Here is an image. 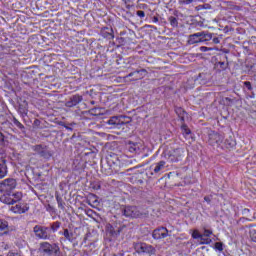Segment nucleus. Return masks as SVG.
I'll return each mask as SVG.
<instances>
[{
  "label": "nucleus",
  "instance_id": "obj_1",
  "mask_svg": "<svg viewBox=\"0 0 256 256\" xmlns=\"http://www.w3.org/2000/svg\"><path fill=\"white\" fill-rule=\"evenodd\" d=\"M163 155L169 163H179V161H182L183 157H185V150H183V148L171 149L165 151Z\"/></svg>",
  "mask_w": 256,
  "mask_h": 256
},
{
  "label": "nucleus",
  "instance_id": "obj_2",
  "mask_svg": "<svg viewBox=\"0 0 256 256\" xmlns=\"http://www.w3.org/2000/svg\"><path fill=\"white\" fill-rule=\"evenodd\" d=\"M125 217H132L133 219H139L141 217H147L149 212L143 208H138L136 206H127L124 209Z\"/></svg>",
  "mask_w": 256,
  "mask_h": 256
},
{
  "label": "nucleus",
  "instance_id": "obj_3",
  "mask_svg": "<svg viewBox=\"0 0 256 256\" xmlns=\"http://www.w3.org/2000/svg\"><path fill=\"white\" fill-rule=\"evenodd\" d=\"M38 251L42 253V255H53V253L57 255L59 247H57V245H51L49 242H42L40 243Z\"/></svg>",
  "mask_w": 256,
  "mask_h": 256
},
{
  "label": "nucleus",
  "instance_id": "obj_4",
  "mask_svg": "<svg viewBox=\"0 0 256 256\" xmlns=\"http://www.w3.org/2000/svg\"><path fill=\"white\" fill-rule=\"evenodd\" d=\"M17 187V180L13 178H7L0 182V193H10Z\"/></svg>",
  "mask_w": 256,
  "mask_h": 256
},
{
  "label": "nucleus",
  "instance_id": "obj_5",
  "mask_svg": "<svg viewBox=\"0 0 256 256\" xmlns=\"http://www.w3.org/2000/svg\"><path fill=\"white\" fill-rule=\"evenodd\" d=\"M34 233L35 236L38 237V239L47 240L51 238V235L49 234V228L47 227L36 225L34 227Z\"/></svg>",
  "mask_w": 256,
  "mask_h": 256
},
{
  "label": "nucleus",
  "instance_id": "obj_6",
  "mask_svg": "<svg viewBox=\"0 0 256 256\" xmlns=\"http://www.w3.org/2000/svg\"><path fill=\"white\" fill-rule=\"evenodd\" d=\"M127 149L130 153H141V151H144L145 145L142 141L140 142H127Z\"/></svg>",
  "mask_w": 256,
  "mask_h": 256
},
{
  "label": "nucleus",
  "instance_id": "obj_7",
  "mask_svg": "<svg viewBox=\"0 0 256 256\" xmlns=\"http://www.w3.org/2000/svg\"><path fill=\"white\" fill-rule=\"evenodd\" d=\"M125 119H127V117L125 116H113L108 120V125H112L114 127H121V125H125Z\"/></svg>",
  "mask_w": 256,
  "mask_h": 256
},
{
  "label": "nucleus",
  "instance_id": "obj_8",
  "mask_svg": "<svg viewBox=\"0 0 256 256\" xmlns=\"http://www.w3.org/2000/svg\"><path fill=\"white\" fill-rule=\"evenodd\" d=\"M223 139H225V137L217 132H212L209 135L210 145H221V143H223Z\"/></svg>",
  "mask_w": 256,
  "mask_h": 256
},
{
  "label": "nucleus",
  "instance_id": "obj_9",
  "mask_svg": "<svg viewBox=\"0 0 256 256\" xmlns=\"http://www.w3.org/2000/svg\"><path fill=\"white\" fill-rule=\"evenodd\" d=\"M169 236V230L165 227L157 228L153 231L152 237L153 239H165V237Z\"/></svg>",
  "mask_w": 256,
  "mask_h": 256
},
{
  "label": "nucleus",
  "instance_id": "obj_10",
  "mask_svg": "<svg viewBox=\"0 0 256 256\" xmlns=\"http://www.w3.org/2000/svg\"><path fill=\"white\" fill-rule=\"evenodd\" d=\"M10 211L12 213H17L18 215H21L23 213H27L29 211V205L22 203V204H16L15 206H12L10 208Z\"/></svg>",
  "mask_w": 256,
  "mask_h": 256
},
{
  "label": "nucleus",
  "instance_id": "obj_11",
  "mask_svg": "<svg viewBox=\"0 0 256 256\" xmlns=\"http://www.w3.org/2000/svg\"><path fill=\"white\" fill-rule=\"evenodd\" d=\"M135 249L136 251H138L139 253H153V246L148 245L146 243H138L135 245Z\"/></svg>",
  "mask_w": 256,
  "mask_h": 256
},
{
  "label": "nucleus",
  "instance_id": "obj_12",
  "mask_svg": "<svg viewBox=\"0 0 256 256\" xmlns=\"http://www.w3.org/2000/svg\"><path fill=\"white\" fill-rule=\"evenodd\" d=\"M83 101V97L79 95H74L70 98L69 101L66 102V107H75V105H79Z\"/></svg>",
  "mask_w": 256,
  "mask_h": 256
},
{
  "label": "nucleus",
  "instance_id": "obj_13",
  "mask_svg": "<svg viewBox=\"0 0 256 256\" xmlns=\"http://www.w3.org/2000/svg\"><path fill=\"white\" fill-rule=\"evenodd\" d=\"M101 35L105 39H115V36L113 35V29L112 28H104L101 30Z\"/></svg>",
  "mask_w": 256,
  "mask_h": 256
},
{
  "label": "nucleus",
  "instance_id": "obj_14",
  "mask_svg": "<svg viewBox=\"0 0 256 256\" xmlns=\"http://www.w3.org/2000/svg\"><path fill=\"white\" fill-rule=\"evenodd\" d=\"M200 37H201V34L199 32L190 35L188 39L189 45H195V43H201Z\"/></svg>",
  "mask_w": 256,
  "mask_h": 256
},
{
  "label": "nucleus",
  "instance_id": "obj_15",
  "mask_svg": "<svg viewBox=\"0 0 256 256\" xmlns=\"http://www.w3.org/2000/svg\"><path fill=\"white\" fill-rule=\"evenodd\" d=\"M0 201L5 205H14L13 197L9 194H3L2 196H0Z\"/></svg>",
  "mask_w": 256,
  "mask_h": 256
},
{
  "label": "nucleus",
  "instance_id": "obj_16",
  "mask_svg": "<svg viewBox=\"0 0 256 256\" xmlns=\"http://www.w3.org/2000/svg\"><path fill=\"white\" fill-rule=\"evenodd\" d=\"M200 36V43H205L207 41H211L213 39V34L209 32H198Z\"/></svg>",
  "mask_w": 256,
  "mask_h": 256
},
{
  "label": "nucleus",
  "instance_id": "obj_17",
  "mask_svg": "<svg viewBox=\"0 0 256 256\" xmlns=\"http://www.w3.org/2000/svg\"><path fill=\"white\" fill-rule=\"evenodd\" d=\"M235 145L236 143L233 137L226 138L223 143V147H225V149H233Z\"/></svg>",
  "mask_w": 256,
  "mask_h": 256
},
{
  "label": "nucleus",
  "instance_id": "obj_18",
  "mask_svg": "<svg viewBox=\"0 0 256 256\" xmlns=\"http://www.w3.org/2000/svg\"><path fill=\"white\" fill-rule=\"evenodd\" d=\"M62 235L65 237V239H67V241H70V243H73V241H75V234L69 231V229H64Z\"/></svg>",
  "mask_w": 256,
  "mask_h": 256
},
{
  "label": "nucleus",
  "instance_id": "obj_19",
  "mask_svg": "<svg viewBox=\"0 0 256 256\" xmlns=\"http://www.w3.org/2000/svg\"><path fill=\"white\" fill-rule=\"evenodd\" d=\"M167 162L161 160L159 161L158 163L155 164V167L153 169L154 173L157 174V173H161V170L162 169H165V165H166Z\"/></svg>",
  "mask_w": 256,
  "mask_h": 256
},
{
  "label": "nucleus",
  "instance_id": "obj_20",
  "mask_svg": "<svg viewBox=\"0 0 256 256\" xmlns=\"http://www.w3.org/2000/svg\"><path fill=\"white\" fill-rule=\"evenodd\" d=\"M7 177V164L5 162L0 164V179Z\"/></svg>",
  "mask_w": 256,
  "mask_h": 256
},
{
  "label": "nucleus",
  "instance_id": "obj_21",
  "mask_svg": "<svg viewBox=\"0 0 256 256\" xmlns=\"http://www.w3.org/2000/svg\"><path fill=\"white\" fill-rule=\"evenodd\" d=\"M51 156L52 154L49 149H47V146H44L42 152L40 153V157H43L44 159H51Z\"/></svg>",
  "mask_w": 256,
  "mask_h": 256
},
{
  "label": "nucleus",
  "instance_id": "obj_22",
  "mask_svg": "<svg viewBox=\"0 0 256 256\" xmlns=\"http://www.w3.org/2000/svg\"><path fill=\"white\" fill-rule=\"evenodd\" d=\"M107 231H108V233H110V235H112V237H117V235H119V233H121L120 228H117L115 230V228L113 226H108Z\"/></svg>",
  "mask_w": 256,
  "mask_h": 256
},
{
  "label": "nucleus",
  "instance_id": "obj_23",
  "mask_svg": "<svg viewBox=\"0 0 256 256\" xmlns=\"http://www.w3.org/2000/svg\"><path fill=\"white\" fill-rule=\"evenodd\" d=\"M12 199H13V203L15 204L21 201V199H23V194L21 192H16L12 194Z\"/></svg>",
  "mask_w": 256,
  "mask_h": 256
},
{
  "label": "nucleus",
  "instance_id": "obj_24",
  "mask_svg": "<svg viewBox=\"0 0 256 256\" xmlns=\"http://www.w3.org/2000/svg\"><path fill=\"white\" fill-rule=\"evenodd\" d=\"M168 21H169L171 27H178V26H179V21H178L177 18L174 17V16H170V17L168 18Z\"/></svg>",
  "mask_w": 256,
  "mask_h": 256
},
{
  "label": "nucleus",
  "instance_id": "obj_25",
  "mask_svg": "<svg viewBox=\"0 0 256 256\" xmlns=\"http://www.w3.org/2000/svg\"><path fill=\"white\" fill-rule=\"evenodd\" d=\"M9 222L7 220L0 219V231H7Z\"/></svg>",
  "mask_w": 256,
  "mask_h": 256
},
{
  "label": "nucleus",
  "instance_id": "obj_26",
  "mask_svg": "<svg viewBox=\"0 0 256 256\" xmlns=\"http://www.w3.org/2000/svg\"><path fill=\"white\" fill-rule=\"evenodd\" d=\"M44 148L45 146L43 145L32 146V150L35 151V153H37L38 155H41V152L43 151Z\"/></svg>",
  "mask_w": 256,
  "mask_h": 256
},
{
  "label": "nucleus",
  "instance_id": "obj_27",
  "mask_svg": "<svg viewBox=\"0 0 256 256\" xmlns=\"http://www.w3.org/2000/svg\"><path fill=\"white\" fill-rule=\"evenodd\" d=\"M181 129L185 137H189V135H191V130H189L186 125H182Z\"/></svg>",
  "mask_w": 256,
  "mask_h": 256
},
{
  "label": "nucleus",
  "instance_id": "obj_28",
  "mask_svg": "<svg viewBox=\"0 0 256 256\" xmlns=\"http://www.w3.org/2000/svg\"><path fill=\"white\" fill-rule=\"evenodd\" d=\"M192 237H193V239L203 240V235H201V233H199V230H194L192 233Z\"/></svg>",
  "mask_w": 256,
  "mask_h": 256
},
{
  "label": "nucleus",
  "instance_id": "obj_29",
  "mask_svg": "<svg viewBox=\"0 0 256 256\" xmlns=\"http://www.w3.org/2000/svg\"><path fill=\"white\" fill-rule=\"evenodd\" d=\"M59 227H61V222H54L51 226L52 231L55 233Z\"/></svg>",
  "mask_w": 256,
  "mask_h": 256
},
{
  "label": "nucleus",
  "instance_id": "obj_30",
  "mask_svg": "<svg viewBox=\"0 0 256 256\" xmlns=\"http://www.w3.org/2000/svg\"><path fill=\"white\" fill-rule=\"evenodd\" d=\"M13 123H14V125H16V127H18V129H24V127H25L21 124V122H19V120H17V118L13 119Z\"/></svg>",
  "mask_w": 256,
  "mask_h": 256
},
{
  "label": "nucleus",
  "instance_id": "obj_31",
  "mask_svg": "<svg viewBox=\"0 0 256 256\" xmlns=\"http://www.w3.org/2000/svg\"><path fill=\"white\" fill-rule=\"evenodd\" d=\"M250 237H251V240L254 241V243H256V230L255 229L250 230Z\"/></svg>",
  "mask_w": 256,
  "mask_h": 256
},
{
  "label": "nucleus",
  "instance_id": "obj_32",
  "mask_svg": "<svg viewBox=\"0 0 256 256\" xmlns=\"http://www.w3.org/2000/svg\"><path fill=\"white\" fill-rule=\"evenodd\" d=\"M215 249H216L217 251H223V243H221V242H216V243H215Z\"/></svg>",
  "mask_w": 256,
  "mask_h": 256
},
{
  "label": "nucleus",
  "instance_id": "obj_33",
  "mask_svg": "<svg viewBox=\"0 0 256 256\" xmlns=\"http://www.w3.org/2000/svg\"><path fill=\"white\" fill-rule=\"evenodd\" d=\"M199 50L202 51V53H205V52H207V51H213V48H211V47H206V46H201V47L199 48Z\"/></svg>",
  "mask_w": 256,
  "mask_h": 256
},
{
  "label": "nucleus",
  "instance_id": "obj_34",
  "mask_svg": "<svg viewBox=\"0 0 256 256\" xmlns=\"http://www.w3.org/2000/svg\"><path fill=\"white\" fill-rule=\"evenodd\" d=\"M211 235H213V231L204 229V237H211Z\"/></svg>",
  "mask_w": 256,
  "mask_h": 256
},
{
  "label": "nucleus",
  "instance_id": "obj_35",
  "mask_svg": "<svg viewBox=\"0 0 256 256\" xmlns=\"http://www.w3.org/2000/svg\"><path fill=\"white\" fill-rule=\"evenodd\" d=\"M135 73H147V70L142 69L141 72H140V71L131 72V73L128 74L126 77H133V75H135Z\"/></svg>",
  "mask_w": 256,
  "mask_h": 256
},
{
  "label": "nucleus",
  "instance_id": "obj_36",
  "mask_svg": "<svg viewBox=\"0 0 256 256\" xmlns=\"http://www.w3.org/2000/svg\"><path fill=\"white\" fill-rule=\"evenodd\" d=\"M193 3V0H181L180 4L181 5H191Z\"/></svg>",
  "mask_w": 256,
  "mask_h": 256
},
{
  "label": "nucleus",
  "instance_id": "obj_37",
  "mask_svg": "<svg viewBox=\"0 0 256 256\" xmlns=\"http://www.w3.org/2000/svg\"><path fill=\"white\" fill-rule=\"evenodd\" d=\"M136 15L141 19H143V17H145V12L143 10H139L136 12Z\"/></svg>",
  "mask_w": 256,
  "mask_h": 256
},
{
  "label": "nucleus",
  "instance_id": "obj_38",
  "mask_svg": "<svg viewBox=\"0 0 256 256\" xmlns=\"http://www.w3.org/2000/svg\"><path fill=\"white\" fill-rule=\"evenodd\" d=\"M244 85L247 87L248 91H252L253 87L251 86V82L246 81L244 82Z\"/></svg>",
  "mask_w": 256,
  "mask_h": 256
},
{
  "label": "nucleus",
  "instance_id": "obj_39",
  "mask_svg": "<svg viewBox=\"0 0 256 256\" xmlns=\"http://www.w3.org/2000/svg\"><path fill=\"white\" fill-rule=\"evenodd\" d=\"M213 43L215 44V45H219V43H221V41L219 40V38H213Z\"/></svg>",
  "mask_w": 256,
  "mask_h": 256
},
{
  "label": "nucleus",
  "instance_id": "obj_40",
  "mask_svg": "<svg viewBox=\"0 0 256 256\" xmlns=\"http://www.w3.org/2000/svg\"><path fill=\"white\" fill-rule=\"evenodd\" d=\"M218 65H220L221 69L227 68V66L225 65V62H218Z\"/></svg>",
  "mask_w": 256,
  "mask_h": 256
},
{
  "label": "nucleus",
  "instance_id": "obj_41",
  "mask_svg": "<svg viewBox=\"0 0 256 256\" xmlns=\"http://www.w3.org/2000/svg\"><path fill=\"white\" fill-rule=\"evenodd\" d=\"M204 201H206V203H211V197L205 196Z\"/></svg>",
  "mask_w": 256,
  "mask_h": 256
},
{
  "label": "nucleus",
  "instance_id": "obj_42",
  "mask_svg": "<svg viewBox=\"0 0 256 256\" xmlns=\"http://www.w3.org/2000/svg\"><path fill=\"white\" fill-rule=\"evenodd\" d=\"M153 23H159V18L157 16H154L152 18Z\"/></svg>",
  "mask_w": 256,
  "mask_h": 256
},
{
  "label": "nucleus",
  "instance_id": "obj_43",
  "mask_svg": "<svg viewBox=\"0 0 256 256\" xmlns=\"http://www.w3.org/2000/svg\"><path fill=\"white\" fill-rule=\"evenodd\" d=\"M91 197H92V199H94V200H93V203H97V196L92 195Z\"/></svg>",
  "mask_w": 256,
  "mask_h": 256
},
{
  "label": "nucleus",
  "instance_id": "obj_44",
  "mask_svg": "<svg viewBox=\"0 0 256 256\" xmlns=\"http://www.w3.org/2000/svg\"><path fill=\"white\" fill-rule=\"evenodd\" d=\"M5 137L3 136V133H0V141H4Z\"/></svg>",
  "mask_w": 256,
  "mask_h": 256
},
{
  "label": "nucleus",
  "instance_id": "obj_45",
  "mask_svg": "<svg viewBox=\"0 0 256 256\" xmlns=\"http://www.w3.org/2000/svg\"><path fill=\"white\" fill-rule=\"evenodd\" d=\"M246 213H249V209H247V208H245V209L243 210V214L245 215Z\"/></svg>",
  "mask_w": 256,
  "mask_h": 256
}]
</instances>
